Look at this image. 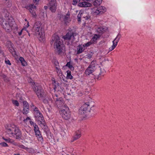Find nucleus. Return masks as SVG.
I'll return each instance as SVG.
<instances>
[{
  "mask_svg": "<svg viewBox=\"0 0 155 155\" xmlns=\"http://www.w3.org/2000/svg\"><path fill=\"white\" fill-rule=\"evenodd\" d=\"M14 23L13 18L11 16H8L4 17L1 19L0 24L5 31L9 32L11 30Z\"/></svg>",
  "mask_w": 155,
  "mask_h": 155,
  "instance_id": "obj_1",
  "label": "nucleus"
},
{
  "mask_svg": "<svg viewBox=\"0 0 155 155\" xmlns=\"http://www.w3.org/2000/svg\"><path fill=\"white\" fill-rule=\"evenodd\" d=\"M51 44V45L54 44L55 51L58 54L62 52L63 45L60 38L58 35H54L53 36Z\"/></svg>",
  "mask_w": 155,
  "mask_h": 155,
  "instance_id": "obj_2",
  "label": "nucleus"
},
{
  "mask_svg": "<svg viewBox=\"0 0 155 155\" xmlns=\"http://www.w3.org/2000/svg\"><path fill=\"white\" fill-rule=\"evenodd\" d=\"M6 132L9 135H11L16 139L20 138L21 136V133L18 127L15 125L11 126L7 125L6 126Z\"/></svg>",
  "mask_w": 155,
  "mask_h": 155,
  "instance_id": "obj_3",
  "label": "nucleus"
},
{
  "mask_svg": "<svg viewBox=\"0 0 155 155\" xmlns=\"http://www.w3.org/2000/svg\"><path fill=\"white\" fill-rule=\"evenodd\" d=\"M33 29L35 31V35L38 38L43 39L44 34L40 22H36L33 27Z\"/></svg>",
  "mask_w": 155,
  "mask_h": 155,
  "instance_id": "obj_4",
  "label": "nucleus"
},
{
  "mask_svg": "<svg viewBox=\"0 0 155 155\" xmlns=\"http://www.w3.org/2000/svg\"><path fill=\"white\" fill-rule=\"evenodd\" d=\"M94 106L92 103L90 102H87L84 104L79 110L80 114L82 115H86L91 112V108Z\"/></svg>",
  "mask_w": 155,
  "mask_h": 155,
  "instance_id": "obj_5",
  "label": "nucleus"
},
{
  "mask_svg": "<svg viewBox=\"0 0 155 155\" xmlns=\"http://www.w3.org/2000/svg\"><path fill=\"white\" fill-rule=\"evenodd\" d=\"M35 83L33 84L34 86L33 89L37 97L40 100L43 99L46 97V93L40 86L38 85L35 86Z\"/></svg>",
  "mask_w": 155,
  "mask_h": 155,
  "instance_id": "obj_6",
  "label": "nucleus"
},
{
  "mask_svg": "<svg viewBox=\"0 0 155 155\" xmlns=\"http://www.w3.org/2000/svg\"><path fill=\"white\" fill-rule=\"evenodd\" d=\"M89 67L91 68V69H92L94 71L96 70V68H97V69L96 71L97 74L98 75L97 79L98 80H100L101 79L100 77L101 75V69L97 64L96 62L95 61H92Z\"/></svg>",
  "mask_w": 155,
  "mask_h": 155,
  "instance_id": "obj_7",
  "label": "nucleus"
},
{
  "mask_svg": "<svg viewBox=\"0 0 155 155\" xmlns=\"http://www.w3.org/2000/svg\"><path fill=\"white\" fill-rule=\"evenodd\" d=\"M63 107L61 108V114L63 118L65 120H68L71 117L69 108L66 106H64Z\"/></svg>",
  "mask_w": 155,
  "mask_h": 155,
  "instance_id": "obj_8",
  "label": "nucleus"
},
{
  "mask_svg": "<svg viewBox=\"0 0 155 155\" xmlns=\"http://www.w3.org/2000/svg\"><path fill=\"white\" fill-rule=\"evenodd\" d=\"M91 9L92 13L94 15L102 14L106 11V8L103 6H100L98 8L95 7L91 8Z\"/></svg>",
  "mask_w": 155,
  "mask_h": 155,
  "instance_id": "obj_9",
  "label": "nucleus"
},
{
  "mask_svg": "<svg viewBox=\"0 0 155 155\" xmlns=\"http://www.w3.org/2000/svg\"><path fill=\"white\" fill-rule=\"evenodd\" d=\"M34 114L36 120L38 121L39 122L44 120L42 114L36 107H35L34 108Z\"/></svg>",
  "mask_w": 155,
  "mask_h": 155,
  "instance_id": "obj_10",
  "label": "nucleus"
},
{
  "mask_svg": "<svg viewBox=\"0 0 155 155\" xmlns=\"http://www.w3.org/2000/svg\"><path fill=\"white\" fill-rule=\"evenodd\" d=\"M50 10L52 12H55L57 9V3L56 0H48Z\"/></svg>",
  "mask_w": 155,
  "mask_h": 155,
  "instance_id": "obj_11",
  "label": "nucleus"
},
{
  "mask_svg": "<svg viewBox=\"0 0 155 155\" xmlns=\"http://www.w3.org/2000/svg\"><path fill=\"white\" fill-rule=\"evenodd\" d=\"M53 98L55 101V103L57 106L59 108H60L61 110L64 106H66L64 104L63 101V100L61 98H58L57 94H55Z\"/></svg>",
  "mask_w": 155,
  "mask_h": 155,
  "instance_id": "obj_12",
  "label": "nucleus"
},
{
  "mask_svg": "<svg viewBox=\"0 0 155 155\" xmlns=\"http://www.w3.org/2000/svg\"><path fill=\"white\" fill-rule=\"evenodd\" d=\"M76 35V33L72 31H69L64 36H63V38L64 40H70L72 39L73 40L74 39V36Z\"/></svg>",
  "mask_w": 155,
  "mask_h": 155,
  "instance_id": "obj_13",
  "label": "nucleus"
},
{
  "mask_svg": "<svg viewBox=\"0 0 155 155\" xmlns=\"http://www.w3.org/2000/svg\"><path fill=\"white\" fill-rule=\"evenodd\" d=\"M78 6L82 7H88L92 6V4L90 3L83 1L80 2L78 4Z\"/></svg>",
  "mask_w": 155,
  "mask_h": 155,
  "instance_id": "obj_14",
  "label": "nucleus"
},
{
  "mask_svg": "<svg viewBox=\"0 0 155 155\" xmlns=\"http://www.w3.org/2000/svg\"><path fill=\"white\" fill-rule=\"evenodd\" d=\"M118 35H117V37L113 41V45L112 46V47L111 48H109V50L110 51H112L113 49H114L117 45V43L118 42L120 39L119 38H118Z\"/></svg>",
  "mask_w": 155,
  "mask_h": 155,
  "instance_id": "obj_15",
  "label": "nucleus"
},
{
  "mask_svg": "<svg viewBox=\"0 0 155 155\" xmlns=\"http://www.w3.org/2000/svg\"><path fill=\"white\" fill-rule=\"evenodd\" d=\"M84 45L82 46L81 45H78L77 47V49L78 50L77 54H79L82 53L84 50Z\"/></svg>",
  "mask_w": 155,
  "mask_h": 155,
  "instance_id": "obj_16",
  "label": "nucleus"
},
{
  "mask_svg": "<svg viewBox=\"0 0 155 155\" xmlns=\"http://www.w3.org/2000/svg\"><path fill=\"white\" fill-rule=\"evenodd\" d=\"M94 71V70L92 69H91V68L88 67L85 70V73L86 75H89L90 74L92 73Z\"/></svg>",
  "mask_w": 155,
  "mask_h": 155,
  "instance_id": "obj_17",
  "label": "nucleus"
},
{
  "mask_svg": "<svg viewBox=\"0 0 155 155\" xmlns=\"http://www.w3.org/2000/svg\"><path fill=\"white\" fill-rule=\"evenodd\" d=\"M35 135L38 138V139L39 141L41 142L43 141V138L42 136H41V134L39 130H38L35 132Z\"/></svg>",
  "mask_w": 155,
  "mask_h": 155,
  "instance_id": "obj_18",
  "label": "nucleus"
},
{
  "mask_svg": "<svg viewBox=\"0 0 155 155\" xmlns=\"http://www.w3.org/2000/svg\"><path fill=\"white\" fill-rule=\"evenodd\" d=\"M38 123L40 124L41 126L42 129L46 130L47 129V127L45 125L44 120H43L42 121L38 122Z\"/></svg>",
  "mask_w": 155,
  "mask_h": 155,
  "instance_id": "obj_19",
  "label": "nucleus"
},
{
  "mask_svg": "<svg viewBox=\"0 0 155 155\" xmlns=\"http://www.w3.org/2000/svg\"><path fill=\"white\" fill-rule=\"evenodd\" d=\"M23 109L24 110L26 109V112L29 110V106L28 104V103L26 101H24L23 102Z\"/></svg>",
  "mask_w": 155,
  "mask_h": 155,
  "instance_id": "obj_20",
  "label": "nucleus"
},
{
  "mask_svg": "<svg viewBox=\"0 0 155 155\" xmlns=\"http://www.w3.org/2000/svg\"><path fill=\"white\" fill-rule=\"evenodd\" d=\"M81 137V134L80 133H77L76 135L73 137V139L71 140V142H73L74 141L78 140Z\"/></svg>",
  "mask_w": 155,
  "mask_h": 155,
  "instance_id": "obj_21",
  "label": "nucleus"
},
{
  "mask_svg": "<svg viewBox=\"0 0 155 155\" xmlns=\"http://www.w3.org/2000/svg\"><path fill=\"white\" fill-rule=\"evenodd\" d=\"M41 100H42L43 102L45 104H50V102L51 101L48 97L46 95V97L43 99H41Z\"/></svg>",
  "mask_w": 155,
  "mask_h": 155,
  "instance_id": "obj_22",
  "label": "nucleus"
},
{
  "mask_svg": "<svg viewBox=\"0 0 155 155\" xmlns=\"http://www.w3.org/2000/svg\"><path fill=\"white\" fill-rule=\"evenodd\" d=\"M102 2V0H95L93 2V5L95 6H97L100 5Z\"/></svg>",
  "mask_w": 155,
  "mask_h": 155,
  "instance_id": "obj_23",
  "label": "nucleus"
},
{
  "mask_svg": "<svg viewBox=\"0 0 155 155\" xmlns=\"http://www.w3.org/2000/svg\"><path fill=\"white\" fill-rule=\"evenodd\" d=\"M64 18V20L65 22H68V21L70 20V15L67 14L66 15L63 16Z\"/></svg>",
  "mask_w": 155,
  "mask_h": 155,
  "instance_id": "obj_24",
  "label": "nucleus"
},
{
  "mask_svg": "<svg viewBox=\"0 0 155 155\" xmlns=\"http://www.w3.org/2000/svg\"><path fill=\"white\" fill-rule=\"evenodd\" d=\"M34 8H36V6H34L31 7V8L29 9V11L33 16H35L36 15V13L35 11L33 10L34 9Z\"/></svg>",
  "mask_w": 155,
  "mask_h": 155,
  "instance_id": "obj_25",
  "label": "nucleus"
},
{
  "mask_svg": "<svg viewBox=\"0 0 155 155\" xmlns=\"http://www.w3.org/2000/svg\"><path fill=\"white\" fill-rule=\"evenodd\" d=\"M1 77L6 82H8L9 81V79L7 77V76L4 74H2L0 75Z\"/></svg>",
  "mask_w": 155,
  "mask_h": 155,
  "instance_id": "obj_26",
  "label": "nucleus"
},
{
  "mask_svg": "<svg viewBox=\"0 0 155 155\" xmlns=\"http://www.w3.org/2000/svg\"><path fill=\"white\" fill-rule=\"evenodd\" d=\"M56 70L58 75L59 76H61L62 75V74L60 69L57 67L56 68Z\"/></svg>",
  "mask_w": 155,
  "mask_h": 155,
  "instance_id": "obj_27",
  "label": "nucleus"
},
{
  "mask_svg": "<svg viewBox=\"0 0 155 155\" xmlns=\"http://www.w3.org/2000/svg\"><path fill=\"white\" fill-rule=\"evenodd\" d=\"M3 139L5 140L7 142H8V143H12L14 142V141L12 140L11 139L9 138H8L7 139H6V138H4V137H3Z\"/></svg>",
  "mask_w": 155,
  "mask_h": 155,
  "instance_id": "obj_28",
  "label": "nucleus"
},
{
  "mask_svg": "<svg viewBox=\"0 0 155 155\" xmlns=\"http://www.w3.org/2000/svg\"><path fill=\"white\" fill-rule=\"evenodd\" d=\"M27 151L30 153H33L34 152L35 150L31 148H27Z\"/></svg>",
  "mask_w": 155,
  "mask_h": 155,
  "instance_id": "obj_29",
  "label": "nucleus"
},
{
  "mask_svg": "<svg viewBox=\"0 0 155 155\" xmlns=\"http://www.w3.org/2000/svg\"><path fill=\"white\" fill-rule=\"evenodd\" d=\"M67 77L68 79H71L72 78V76L71 74L70 71L68 72Z\"/></svg>",
  "mask_w": 155,
  "mask_h": 155,
  "instance_id": "obj_30",
  "label": "nucleus"
},
{
  "mask_svg": "<svg viewBox=\"0 0 155 155\" xmlns=\"http://www.w3.org/2000/svg\"><path fill=\"white\" fill-rule=\"evenodd\" d=\"M12 103L16 106H19V103L16 100H13L12 101Z\"/></svg>",
  "mask_w": 155,
  "mask_h": 155,
  "instance_id": "obj_31",
  "label": "nucleus"
},
{
  "mask_svg": "<svg viewBox=\"0 0 155 155\" xmlns=\"http://www.w3.org/2000/svg\"><path fill=\"white\" fill-rule=\"evenodd\" d=\"M35 132L39 130L38 127L36 124H34Z\"/></svg>",
  "mask_w": 155,
  "mask_h": 155,
  "instance_id": "obj_32",
  "label": "nucleus"
},
{
  "mask_svg": "<svg viewBox=\"0 0 155 155\" xmlns=\"http://www.w3.org/2000/svg\"><path fill=\"white\" fill-rule=\"evenodd\" d=\"M66 66H68L71 69L72 68H73V67L71 65V63L70 62H68L66 65Z\"/></svg>",
  "mask_w": 155,
  "mask_h": 155,
  "instance_id": "obj_33",
  "label": "nucleus"
},
{
  "mask_svg": "<svg viewBox=\"0 0 155 155\" xmlns=\"http://www.w3.org/2000/svg\"><path fill=\"white\" fill-rule=\"evenodd\" d=\"M0 145L4 147L8 146V144L5 142H2L0 143Z\"/></svg>",
  "mask_w": 155,
  "mask_h": 155,
  "instance_id": "obj_34",
  "label": "nucleus"
},
{
  "mask_svg": "<svg viewBox=\"0 0 155 155\" xmlns=\"http://www.w3.org/2000/svg\"><path fill=\"white\" fill-rule=\"evenodd\" d=\"M102 29H103L101 27L98 28L97 30V31L98 33H101L102 32Z\"/></svg>",
  "mask_w": 155,
  "mask_h": 155,
  "instance_id": "obj_35",
  "label": "nucleus"
},
{
  "mask_svg": "<svg viewBox=\"0 0 155 155\" xmlns=\"http://www.w3.org/2000/svg\"><path fill=\"white\" fill-rule=\"evenodd\" d=\"M91 44H92V43L91 42H87V43L84 44L83 45H84V47L85 46L88 47V46H89L90 45H91Z\"/></svg>",
  "mask_w": 155,
  "mask_h": 155,
  "instance_id": "obj_36",
  "label": "nucleus"
},
{
  "mask_svg": "<svg viewBox=\"0 0 155 155\" xmlns=\"http://www.w3.org/2000/svg\"><path fill=\"white\" fill-rule=\"evenodd\" d=\"M100 37V36L99 35H97V34H95L94 35V36L93 37L94 38V39H95V40H97V38H99Z\"/></svg>",
  "mask_w": 155,
  "mask_h": 155,
  "instance_id": "obj_37",
  "label": "nucleus"
},
{
  "mask_svg": "<svg viewBox=\"0 0 155 155\" xmlns=\"http://www.w3.org/2000/svg\"><path fill=\"white\" fill-rule=\"evenodd\" d=\"M21 64L23 66H25L27 65V63L24 60L21 63Z\"/></svg>",
  "mask_w": 155,
  "mask_h": 155,
  "instance_id": "obj_38",
  "label": "nucleus"
},
{
  "mask_svg": "<svg viewBox=\"0 0 155 155\" xmlns=\"http://www.w3.org/2000/svg\"><path fill=\"white\" fill-rule=\"evenodd\" d=\"M26 109H25V110H24V109H23V113L24 114H27L28 113L29 110H28V111L27 112H26Z\"/></svg>",
  "mask_w": 155,
  "mask_h": 155,
  "instance_id": "obj_39",
  "label": "nucleus"
},
{
  "mask_svg": "<svg viewBox=\"0 0 155 155\" xmlns=\"http://www.w3.org/2000/svg\"><path fill=\"white\" fill-rule=\"evenodd\" d=\"M19 59L20 61H21V62H23V61L25 60L24 58L22 57H20L19 58Z\"/></svg>",
  "mask_w": 155,
  "mask_h": 155,
  "instance_id": "obj_40",
  "label": "nucleus"
},
{
  "mask_svg": "<svg viewBox=\"0 0 155 155\" xmlns=\"http://www.w3.org/2000/svg\"><path fill=\"white\" fill-rule=\"evenodd\" d=\"M40 0H33L34 3H35L36 5L38 4L39 1Z\"/></svg>",
  "mask_w": 155,
  "mask_h": 155,
  "instance_id": "obj_41",
  "label": "nucleus"
},
{
  "mask_svg": "<svg viewBox=\"0 0 155 155\" xmlns=\"http://www.w3.org/2000/svg\"><path fill=\"white\" fill-rule=\"evenodd\" d=\"M5 62L7 64H8L9 65H11V63L10 62V61L9 60H8L7 61H5Z\"/></svg>",
  "mask_w": 155,
  "mask_h": 155,
  "instance_id": "obj_42",
  "label": "nucleus"
},
{
  "mask_svg": "<svg viewBox=\"0 0 155 155\" xmlns=\"http://www.w3.org/2000/svg\"><path fill=\"white\" fill-rule=\"evenodd\" d=\"M25 136L26 137H28V136L29 135V134L28 133V132L27 131H26L25 133Z\"/></svg>",
  "mask_w": 155,
  "mask_h": 155,
  "instance_id": "obj_43",
  "label": "nucleus"
},
{
  "mask_svg": "<svg viewBox=\"0 0 155 155\" xmlns=\"http://www.w3.org/2000/svg\"><path fill=\"white\" fill-rule=\"evenodd\" d=\"M30 119L29 118V117H27L26 119H24L23 120V121L24 122H26V121H27L28 120H29Z\"/></svg>",
  "mask_w": 155,
  "mask_h": 155,
  "instance_id": "obj_44",
  "label": "nucleus"
},
{
  "mask_svg": "<svg viewBox=\"0 0 155 155\" xmlns=\"http://www.w3.org/2000/svg\"><path fill=\"white\" fill-rule=\"evenodd\" d=\"M80 15H78V21H81V18H80Z\"/></svg>",
  "mask_w": 155,
  "mask_h": 155,
  "instance_id": "obj_45",
  "label": "nucleus"
},
{
  "mask_svg": "<svg viewBox=\"0 0 155 155\" xmlns=\"http://www.w3.org/2000/svg\"><path fill=\"white\" fill-rule=\"evenodd\" d=\"M23 30V29H22L21 31L19 32V35H21V33H22V31Z\"/></svg>",
  "mask_w": 155,
  "mask_h": 155,
  "instance_id": "obj_46",
  "label": "nucleus"
},
{
  "mask_svg": "<svg viewBox=\"0 0 155 155\" xmlns=\"http://www.w3.org/2000/svg\"><path fill=\"white\" fill-rule=\"evenodd\" d=\"M92 40L94 42L95 41H96V40H95V39H94V38L93 37L92 38Z\"/></svg>",
  "mask_w": 155,
  "mask_h": 155,
  "instance_id": "obj_47",
  "label": "nucleus"
},
{
  "mask_svg": "<svg viewBox=\"0 0 155 155\" xmlns=\"http://www.w3.org/2000/svg\"><path fill=\"white\" fill-rule=\"evenodd\" d=\"M25 146H24L22 145V146H21V148H24V149H26V148H25Z\"/></svg>",
  "mask_w": 155,
  "mask_h": 155,
  "instance_id": "obj_48",
  "label": "nucleus"
},
{
  "mask_svg": "<svg viewBox=\"0 0 155 155\" xmlns=\"http://www.w3.org/2000/svg\"><path fill=\"white\" fill-rule=\"evenodd\" d=\"M48 8V6H45L44 7V8H45V9H47V8Z\"/></svg>",
  "mask_w": 155,
  "mask_h": 155,
  "instance_id": "obj_49",
  "label": "nucleus"
},
{
  "mask_svg": "<svg viewBox=\"0 0 155 155\" xmlns=\"http://www.w3.org/2000/svg\"><path fill=\"white\" fill-rule=\"evenodd\" d=\"M53 84H55V81H53Z\"/></svg>",
  "mask_w": 155,
  "mask_h": 155,
  "instance_id": "obj_50",
  "label": "nucleus"
},
{
  "mask_svg": "<svg viewBox=\"0 0 155 155\" xmlns=\"http://www.w3.org/2000/svg\"><path fill=\"white\" fill-rule=\"evenodd\" d=\"M30 122L31 124H32L33 123V122L31 121H30Z\"/></svg>",
  "mask_w": 155,
  "mask_h": 155,
  "instance_id": "obj_51",
  "label": "nucleus"
},
{
  "mask_svg": "<svg viewBox=\"0 0 155 155\" xmlns=\"http://www.w3.org/2000/svg\"><path fill=\"white\" fill-rule=\"evenodd\" d=\"M56 88V87L55 86L54 87V89L55 90Z\"/></svg>",
  "mask_w": 155,
  "mask_h": 155,
  "instance_id": "obj_52",
  "label": "nucleus"
},
{
  "mask_svg": "<svg viewBox=\"0 0 155 155\" xmlns=\"http://www.w3.org/2000/svg\"><path fill=\"white\" fill-rule=\"evenodd\" d=\"M29 24H28H28H27V27H29Z\"/></svg>",
  "mask_w": 155,
  "mask_h": 155,
  "instance_id": "obj_53",
  "label": "nucleus"
},
{
  "mask_svg": "<svg viewBox=\"0 0 155 155\" xmlns=\"http://www.w3.org/2000/svg\"><path fill=\"white\" fill-rule=\"evenodd\" d=\"M28 35L29 36H30V34L29 33H28Z\"/></svg>",
  "mask_w": 155,
  "mask_h": 155,
  "instance_id": "obj_54",
  "label": "nucleus"
},
{
  "mask_svg": "<svg viewBox=\"0 0 155 155\" xmlns=\"http://www.w3.org/2000/svg\"><path fill=\"white\" fill-rule=\"evenodd\" d=\"M14 155H20L19 154H15Z\"/></svg>",
  "mask_w": 155,
  "mask_h": 155,
  "instance_id": "obj_55",
  "label": "nucleus"
},
{
  "mask_svg": "<svg viewBox=\"0 0 155 155\" xmlns=\"http://www.w3.org/2000/svg\"><path fill=\"white\" fill-rule=\"evenodd\" d=\"M25 21H27L26 19H25Z\"/></svg>",
  "mask_w": 155,
  "mask_h": 155,
  "instance_id": "obj_56",
  "label": "nucleus"
}]
</instances>
